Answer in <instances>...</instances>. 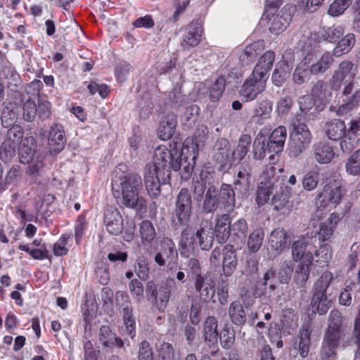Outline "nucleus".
Wrapping results in <instances>:
<instances>
[{"label":"nucleus","mask_w":360,"mask_h":360,"mask_svg":"<svg viewBox=\"0 0 360 360\" xmlns=\"http://www.w3.org/2000/svg\"><path fill=\"white\" fill-rule=\"evenodd\" d=\"M333 278V274L330 271H326L321 274L313 285L311 306L313 311L320 315L326 314L331 307V302L328 298L326 290Z\"/></svg>","instance_id":"f257e3e1"},{"label":"nucleus","mask_w":360,"mask_h":360,"mask_svg":"<svg viewBox=\"0 0 360 360\" xmlns=\"http://www.w3.org/2000/svg\"><path fill=\"white\" fill-rule=\"evenodd\" d=\"M180 157H181V149L177 148L176 143L170 149L159 147L155 150L153 162L150 164L166 174L167 177L170 178V169L178 171L181 169L180 163L178 162Z\"/></svg>","instance_id":"f03ea898"},{"label":"nucleus","mask_w":360,"mask_h":360,"mask_svg":"<svg viewBox=\"0 0 360 360\" xmlns=\"http://www.w3.org/2000/svg\"><path fill=\"white\" fill-rule=\"evenodd\" d=\"M176 288V282L172 278L167 279L159 288L153 281H150L146 284V293L148 299L153 300V306L163 311L167 306L172 291Z\"/></svg>","instance_id":"7ed1b4c3"},{"label":"nucleus","mask_w":360,"mask_h":360,"mask_svg":"<svg viewBox=\"0 0 360 360\" xmlns=\"http://www.w3.org/2000/svg\"><path fill=\"white\" fill-rule=\"evenodd\" d=\"M311 141V135L304 123L295 125L290 134L288 144V155L290 158L299 157L309 147Z\"/></svg>","instance_id":"20e7f679"},{"label":"nucleus","mask_w":360,"mask_h":360,"mask_svg":"<svg viewBox=\"0 0 360 360\" xmlns=\"http://www.w3.org/2000/svg\"><path fill=\"white\" fill-rule=\"evenodd\" d=\"M345 194V189L335 180L327 183L323 191L316 198V204L322 208L327 207L329 205L337 206L341 202Z\"/></svg>","instance_id":"39448f33"},{"label":"nucleus","mask_w":360,"mask_h":360,"mask_svg":"<svg viewBox=\"0 0 360 360\" xmlns=\"http://www.w3.org/2000/svg\"><path fill=\"white\" fill-rule=\"evenodd\" d=\"M115 305L122 314L127 334L133 338L136 334V322L133 318V307L130 298L124 291L115 293Z\"/></svg>","instance_id":"423d86ee"},{"label":"nucleus","mask_w":360,"mask_h":360,"mask_svg":"<svg viewBox=\"0 0 360 360\" xmlns=\"http://www.w3.org/2000/svg\"><path fill=\"white\" fill-rule=\"evenodd\" d=\"M37 115L41 120L48 119L51 115V103L39 98L37 105L31 98H29L22 105V118L25 121L31 122L34 120Z\"/></svg>","instance_id":"0eeeda50"},{"label":"nucleus","mask_w":360,"mask_h":360,"mask_svg":"<svg viewBox=\"0 0 360 360\" xmlns=\"http://www.w3.org/2000/svg\"><path fill=\"white\" fill-rule=\"evenodd\" d=\"M178 252L174 241L164 238L160 243V249L155 255L154 261L159 266L167 265L170 269L176 267Z\"/></svg>","instance_id":"6e6552de"},{"label":"nucleus","mask_w":360,"mask_h":360,"mask_svg":"<svg viewBox=\"0 0 360 360\" xmlns=\"http://www.w3.org/2000/svg\"><path fill=\"white\" fill-rule=\"evenodd\" d=\"M286 129L285 127L280 126L275 129L270 134L266 144L262 143V151H255V156L257 159H263L266 152L269 153H278L283 149L284 143L286 139Z\"/></svg>","instance_id":"1a4fd4ad"},{"label":"nucleus","mask_w":360,"mask_h":360,"mask_svg":"<svg viewBox=\"0 0 360 360\" xmlns=\"http://www.w3.org/2000/svg\"><path fill=\"white\" fill-rule=\"evenodd\" d=\"M175 215L181 226H187L192 214V198L188 188L180 190L176 199Z\"/></svg>","instance_id":"9d476101"},{"label":"nucleus","mask_w":360,"mask_h":360,"mask_svg":"<svg viewBox=\"0 0 360 360\" xmlns=\"http://www.w3.org/2000/svg\"><path fill=\"white\" fill-rule=\"evenodd\" d=\"M314 239L309 236L298 238L292 245V257L293 261L312 262V250L314 248Z\"/></svg>","instance_id":"9b49d317"},{"label":"nucleus","mask_w":360,"mask_h":360,"mask_svg":"<svg viewBox=\"0 0 360 360\" xmlns=\"http://www.w3.org/2000/svg\"><path fill=\"white\" fill-rule=\"evenodd\" d=\"M266 82V79H262L252 73L241 86L239 95L247 102L253 101L258 94L264 91Z\"/></svg>","instance_id":"f8f14e48"},{"label":"nucleus","mask_w":360,"mask_h":360,"mask_svg":"<svg viewBox=\"0 0 360 360\" xmlns=\"http://www.w3.org/2000/svg\"><path fill=\"white\" fill-rule=\"evenodd\" d=\"M354 70L352 62L347 60L342 61L330 79L331 89L338 91L340 89L342 84L354 80L355 76Z\"/></svg>","instance_id":"ddd939ff"},{"label":"nucleus","mask_w":360,"mask_h":360,"mask_svg":"<svg viewBox=\"0 0 360 360\" xmlns=\"http://www.w3.org/2000/svg\"><path fill=\"white\" fill-rule=\"evenodd\" d=\"M192 281L200 302L207 303L213 299L215 295L216 283L210 275L205 274L203 276Z\"/></svg>","instance_id":"4468645a"},{"label":"nucleus","mask_w":360,"mask_h":360,"mask_svg":"<svg viewBox=\"0 0 360 360\" xmlns=\"http://www.w3.org/2000/svg\"><path fill=\"white\" fill-rule=\"evenodd\" d=\"M290 198L291 189L286 186H280L271 198L274 210L283 214L290 213L293 207Z\"/></svg>","instance_id":"2eb2a0df"},{"label":"nucleus","mask_w":360,"mask_h":360,"mask_svg":"<svg viewBox=\"0 0 360 360\" xmlns=\"http://www.w3.org/2000/svg\"><path fill=\"white\" fill-rule=\"evenodd\" d=\"M195 232L192 228L186 226L181 233L179 243V251L183 257H188L198 250Z\"/></svg>","instance_id":"dca6fc26"},{"label":"nucleus","mask_w":360,"mask_h":360,"mask_svg":"<svg viewBox=\"0 0 360 360\" xmlns=\"http://www.w3.org/2000/svg\"><path fill=\"white\" fill-rule=\"evenodd\" d=\"M115 186L120 188L121 191H129L141 193L143 190V181L140 175L132 173L120 178V182L116 178L112 180V189Z\"/></svg>","instance_id":"f3484780"},{"label":"nucleus","mask_w":360,"mask_h":360,"mask_svg":"<svg viewBox=\"0 0 360 360\" xmlns=\"http://www.w3.org/2000/svg\"><path fill=\"white\" fill-rule=\"evenodd\" d=\"M106 230L112 235L120 234L124 228L123 219L120 211L116 208L108 209L104 214Z\"/></svg>","instance_id":"a211bd4d"},{"label":"nucleus","mask_w":360,"mask_h":360,"mask_svg":"<svg viewBox=\"0 0 360 360\" xmlns=\"http://www.w3.org/2000/svg\"><path fill=\"white\" fill-rule=\"evenodd\" d=\"M214 158L221 165H231L235 159L234 153L231 150L230 143L226 139H219L217 141L214 147Z\"/></svg>","instance_id":"6ab92c4d"},{"label":"nucleus","mask_w":360,"mask_h":360,"mask_svg":"<svg viewBox=\"0 0 360 360\" xmlns=\"http://www.w3.org/2000/svg\"><path fill=\"white\" fill-rule=\"evenodd\" d=\"M288 234L283 228L273 230L269 238V250L272 252L274 257L280 255L287 245Z\"/></svg>","instance_id":"aec40b11"},{"label":"nucleus","mask_w":360,"mask_h":360,"mask_svg":"<svg viewBox=\"0 0 360 360\" xmlns=\"http://www.w3.org/2000/svg\"><path fill=\"white\" fill-rule=\"evenodd\" d=\"M325 135L331 141H339L345 134L347 128L345 122L340 119H333L322 125Z\"/></svg>","instance_id":"412c9836"},{"label":"nucleus","mask_w":360,"mask_h":360,"mask_svg":"<svg viewBox=\"0 0 360 360\" xmlns=\"http://www.w3.org/2000/svg\"><path fill=\"white\" fill-rule=\"evenodd\" d=\"M65 143L66 138L63 127L58 123L54 124L50 129L48 137V144L50 150L59 152L63 149Z\"/></svg>","instance_id":"4be33fe9"},{"label":"nucleus","mask_w":360,"mask_h":360,"mask_svg":"<svg viewBox=\"0 0 360 360\" xmlns=\"http://www.w3.org/2000/svg\"><path fill=\"white\" fill-rule=\"evenodd\" d=\"M186 30L181 46L184 49L197 46L200 41L202 27L198 23L192 22L186 27Z\"/></svg>","instance_id":"5701e85b"},{"label":"nucleus","mask_w":360,"mask_h":360,"mask_svg":"<svg viewBox=\"0 0 360 360\" xmlns=\"http://www.w3.org/2000/svg\"><path fill=\"white\" fill-rule=\"evenodd\" d=\"M122 204L136 212L145 211L147 208L146 200L141 195V193H136L129 191H121Z\"/></svg>","instance_id":"b1692460"},{"label":"nucleus","mask_w":360,"mask_h":360,"mask_svg":"<svg viewBox=\"0 0 360 360\" xmlns=\"http://www.w3.org/2000/svg\"><path fill=\"white\" fill-rule=\"evenodd\" d=\"M312 154L314 160L321 165L330 163L335 155L333 146L322 142L313 146Z\"/></svg>","instance_id":"393cba45"},{"label":"nucleus","mask_w":360,"mask_h":360,"mask_svg":"<svg viewBox=\"0 0 360 360\" xmlns=\"http://www.w3.org/2000/svg\"><path fill=\"white\" fill-rule=\"evenodd\" d=\"M274 60L275 54L273 51L265 52L258 60L252 73L266 80L268 72L271 69Z\"/></svg>","instance_id":"a878e982"},{"label":"nucleus","mask_w":360,"mask_h":360,"mask_svg":"<svg viewBox=\"0 0 360 360\" xmlns=\"http://www.w3.org/2000/svg\"><path fill=\"white\" fill-rule=\"evenodd\" d=\"M220 203L219 191L216 186H210L207 190L202 205V212L214 213Z\"/></svg>","instance_id":"bb28decb"},{"label":"nucleus","mask_w":360,"mask_h":360,"mask_svg":"<svg viewBox=\"0 0 360 360\" xmlns=\"http://www.w3.org/2000/svg\"><path fill=\"white\" fill-rule=\"evenodd\" d=\"M223 272L226 276H230L236 271L238 264L236 249L231 245H226L223 249Z\"/></svg>","instance_id":"cd10ccee"},{"label":"nucleus","mask_w":360,"mask_h":360,"mask_svg":"<svg viewBox=\"0 0 360 360\" xmlns=\"http://www.w3.org/2000/svg\"><path fill=\"white\" fill-rule=\"evenodd\" d=\"M37 151V144L34 137H25L19 147L18 154L20 162L27 164L30 162Z\"/></svg>","instance_id":"c85d7f7f"},{"label":"nucleus","mask_w":360,"mask_h":360,"mask_svg":"<svg viewBox=\"0 0 360 360\" xmlns=\"http://www.w3.org/2000/svg\"><path fill=\"white\" fill-rule=\"evenodd\" d=\"M231 220L228 214L217 216L215 224V233L219 243H224L229 238L231 231Z\"/></svg>","instance_id":"c756f323"},{"label":"nucleus","mask_w":360,"mask_h":360,"mask_svg":"<svg viewBox=\"0 0 360 360\" xmlns=\"http://www.w3.org/2000/svg\"><path fill=\"white\" fill-rule=\"evenodd\" d=\"M217 326L218 323L215 317L210 316L206 318L203 324V339L210 347L217 342L219 336Z\"/></svg>","instance_id":"7c9ffc66"},{"label":"nucleus","mask_w":360,"mask_h":360,"mask_svg":"<svg viewBox=\"0 0 360 360\" xmlns=\"http://www.w3.org/2000/svg\"><path fill=\"white\" fill-rule=\"evenodd\" d=\"M99 340L103 347L110 349L114 347L122 348L124 346L123 340L117 338L108 326H102L100 328Z\"/></svg>","instance_id":"2f4dec72"},{"label":"nucleus","mask_w":360,"mask_h":360,"mask_svg":"<svg viewBox=\"0 0 360 360\" xmlns=\"http://www.w3.org/2000/svg\"><path fill=\"white\" fill-rule=\"evenodd\" d=\"M291 20L292 15L289 9L287 8H282L274 18L270 31L273 34H278L288 26Z\"/></svg>","instance_id":"473e14b6"},{"label":"nucleus","mask_w":360,"mask_h":360,"mask_svg":"<svg viewBox=\"0 0 360 360\" xmlns=\"http://www.w3.org/2000/svg\"><path fill=\"white\" fill-rule=\"evenodd\" d=\"M340 219L338 214L332 213L325 221L320 223L319 236L321 240H327L332 236Z\"/></svg>","instance_id":"72a5a7b5"},{"label":"nucleus","mask_w":360,"mask_h":360,"mask_svg":"<svg viewBox=\"0 0 360 360\" xmlns=\"http://www.w3.org/2000/svg\"><path fill=\"white\" fill-rule=\"evenodd\" d=\"M176 126V121L173 115L165 116L158 129L159 138L164 141L169 140L173 136Z\"/></svg>","instance_id":"f704fd0d"},{"label":"nucleus","mask_w":360,"mask_h":360,"mask_svg":"<svg viewBox=\"0 0 360 360\" xmlns=\"http://www.w3.org/2000/svg\"><path fill=\"white\" fill-rule=\"evenodd\" d=\"M333 53H323L309 68V72L315 75H322L328 71L334 63Z\"/></svg>","instance_id":"c9c22d12"},{"label":"nucleus","mask_w":360,"mask_h":360,"mask_svg":"<svg viewBox=\"0 0 360 360\" xmlns=\"http://www.w3.org/2000/svg\"><path fill=\"white\" fill-rule=\"evenodd\" d=\"M229 316L233 323L243 326L246 322L247 313L239 301L231 303L229 308Z\"/></svg>","instance_id":"e433bc0d"},{"label":"nucleus","mask_w":360,"mask_h":360,"mask_svg":"<svg viewBox=\"0 0 360 360\" xmlns=\"http://www.w3.org/2000/svg\"><path fill=\"white\" fill-rule=\"evenodd\" d=\"M356 43V37L353 33H349L338 41L333 49V55L340 57L348 53Z\"/></svg>","instance_id":"4c0bfd02"},{"label":"nucleus","mask_w":360,"mask_h":360,"mask_svg":"<svg viewBox=\"0 0 360 360\" xmlns=\"http://www.w3.org/2000/svg\"><path fill=\"white\" fill-rule=\"evenodd\" d=\"M311 328L310 323L303 325L300 332L299 352L302 357L308 355L311 345Z\"/></svg>","instance_id":"58836bf2"},{"label":"nucleus","mask_w":360,"mask_h":360,"mask_svg":"<svg viewBox=\"0 0 360 360\" xmlns=\"http://www.w3.org/2000/svg\"><path fill=\"white\" fill-rule=\"evenodd\" d=\"M331 86L329 87L326 82L323 80H318L312 86L311 96L321 101H329L333 94Z\"/></svg>","instance_id":"ea45409f"},{"label":"nucleus","mask_w":360,"mask_h":360,"mask_svg":"<svg viewBox=\"0 0 360 360\" xmlns=\"http://www.w3.org/2000/svg\"><path fill=\"white\" fill-rule=\"evenodd\" d=\"M219 191L220 200L224 204V208L228 212L232 211L236 205L235 193L231 185L223 184Z\"/></svg>","instance_id":"a19ab883"},{"label":"nucleus","mask_w":360,"mask_h":360,"mask_svg":"<svg viewBox=\"0 0 360 360\" xmlns=\"http://www.w3.org/2000/svg\"><path fill=\"white\" fill-rule=\"evenodd\" d=\"M18 116V108L13 103H8L2 110L1 120L5 127L13 126Z\"/></svg>","instance_id":"79ce46f5"},{"label":"nucleus","mask_w":360,"mask_h":360,"mask_svg":"<svg viewBox=\"0 0 360 360\" xmlns=\"http://www.w3.org/2000/svg\"><path fill=\"white\" fill-rule=\"evenodd\" d=\"M169 178L167 177V174L163 172L156 169L154 165L147 164L144 169V181L145 185L151 184L158 180H162V184H165Z\"/></svg>","instance_id":"37998d69"},{"label":"nucleus","mask_w":360,"mask_h":360,"mask_svg":"<svg viewBox=\"0 0 360 360\" xmlns=\"http://www.w3.org/2000/svg\"><path fill=\"white\" fill-rule=\"evenodd\" d=\"M291 69L292 67L288 63H278L272 75L274 84L278 86H281L289 77Z\"/></svg>","instance_id":"c03bdc74"},{"label":"nucleus","mask_w":360,"mask_h":360,"mask_svg":"<svg viewBox=\"0 0 360 360\" xmlns=\"http://www.w3.org/2000/svg\"><path fill=\"white\" fill-rule=\"evenodd\" d=\"M312 262H300L295 271V281L299 288H304L308 281Z\"/></svg>","instance_id":"a18cd8bd"},{"label":"nucleus","mask_w":360,"mask_h":360,"mask_svg":"<svg viewBox=\"0 0 360 360\" xmlns=\"http://www.w3.org/2000/svg\"><path fill=\"white\" fill-rule=\"evenodd\" d=\"M226 88V78L224 75L219 76L209 88V98L212 102H217L222 96Z\"/></svg>","instance_id":"49530a36"},{"label":"nucleus","mask_w":360,"mask_h":360,"mask_svg":"<svg viewBox=\"0 0 360 360\" xmlns=\"http://www.w3.org/2000/svg\"><path fill=\"white\" fill-rule=\"evenodd\" d=\"M321 34L325 41L334 43L343 37L344 28L339 25L323 27Z\"/></svg>","instance_id":"de8ad7c7"},{"label":"nucleus","mask_w":360,"mask_h":360,"mask_svg":"<svg viewBox=\"0 0 360 360\" xmlns=\"http://www.w3.org/2000/svg\"><path fill=\"white\" fill-rule=\"evenodd\" d=\"M319 179L320 176L318 170L311 169L307 172L302 179L303 188L307 191L315 190L319 185Z\"/></svg>","instance_id":"09e8293b"},{"label":"nucleus","mask_w":360,"mask_h":360,"mask_svg":"<svg viewBox=\"0 0 360 360\" xmlns=\"http://www.w3.org/2000/svg\"><path fill=\"white\" fill-rule=\"evenodd\" d=\"M264 231L262 228L255 229L249 236L248 239V247L252 252H257L264 240Z\"/></svg>","instance_id":"8fccbe9b"},{"label":"nucleus","mask_w":360,"mask_h":360,"mask_svg":"<svg viewBox=\"0 0 360 360\" xmlns=\"http://www.w3.org/2000/svg\"><path fill=\"white\" fill-rule=\"evenodd\" d=\"M140 236L144 245L151 243L155 239L156 233L153 224L148 220H144L140 225Z\"/></svg>","instance_id":"3c124183"},{"label":"nucleus","mask_w":360,"mask_h":360,"mask_svg":"<svg viewBox=\"0 0 360 360\" xmlns=\"http://www.w3.org/2000/svg\"><path fill=\"white\" fill-rule=\"evenodd\" d=\"M360 103V88L354 91L350 96L349 99L344 104L338 107L337 114L338 115H344L351 111Z\"/></svg>","instance_id":"603ef678"},{"label":"nucleus","mask_w":360,"mask_h":360,"mask_svg":"<svg viewBox=\"0 0 360 360\" xmlns=\"http://www.w3.org/2000/svg\"><path fill=\"white\" fill-rule=\"evenodd\" d=\"M353 0H334L329 6L328 14L333 17L342 15L352 4Z\"/></svg>","instance_id":"864d4df0"},{"label":"nucleus","mask_w":360,"mask_h":360,"mask_svg":"<svg viewBox=\"0 0 360 360\" xmlns=\"http://www.w3.org/2000/svg\"><path fill=\"white\" fill-rule=\"evenodd\" d=\"M347 173L356 176L360 174V149L356 150L345 163Z\"/></svg>","instance_id":"5fc2aeb1"},{"label":"nucleus","mask_w":360,"mask_h":360,"mask_svg":"<svg viewBox=\"0 0 360 360\" xmlns=\"http://www.w3.org/2000/svg\"><path fill=\"white\" fill-rule=\"evenodd\" d=\"M252 139L249 134H243L238 141V146L235 151H233L234 156L238 160H242L248 153L250 146L251 144Z\"/></svg>","instance_id":"6e6d98bb"},{"label":"nucleus","mask_w":360,"mask_h":360,"mask_svg":"<svg viewBox=\"0 0 360 360\" xmlns=\"http://www.w3.org/2000/svg\"><path fill=\"white\" fill-rule=\"evenodd\" d=\"M340 140V149L345 153H351L358 146L359 142L357 135L347 134L346 133Z\"/></svg>","instance_id":"4d7b16f0"},{"label":"nucleus","mask_w":360,"mask_h":360,"mask_svg":"<svg viewBox=\"0 0 360 360\" xmlns=\"http://www.w3.org/2000/svg\"><path fill=\"white\" fill-rule=\"evenodd\" d=\"M272 111V102L269 99H263L257 103L253 110L252 117H269Z\"/></svg>","instance_id":"13d9d810"},{"label":"nucleus","mask_w":360,"mask_h":360,"mask_svg":"<svg viewBox=\"0 0 360 360\" xmlns=\"http://www.w3.org/2000/svg\"><path fill=\"white\" fill-rule=\"evenodd\" d=\"M188 276L191 281L195 280L204 276L199 260L196 258H190L186 264Z\"/></svg>","instance_id":"bf43d9fd"},{"label":"nucleus","mask_w":360,"mask_h":360,"mask_svg":"<svg viewBox=\"0 0 360 360\" xmlns=\"http://www.w3.org/2000/svg\"><path fill=\"white\" fill-rule=\"evenodd\" d=\"M195 236L202 250H209L212 248L214 241L213 236L204 228H200L197 230Z\"/></svg>","instance_id":"052dcab7"},{"label":"nucleus","mask_w":360,"mask_h":360,"mask_svg":"<svg viewBox=\"0 0 360 360\" xmlns=\"http://www.w3.org/2000/svg\"><path fill=\"white\" fill-rule=\"evenodd\" d=\"M219 340L224 349H229L235 342V332L233 329L225 326L219 333Z\"/></svg>","instance_id":"680f3d73"},{"label":"nucleus","mask_w":360,"mask_h":360,"mask_svg":"<svg viewBox=\"0 0 360 360\" xmlns=\"http://www.w3.org/2000/svg\"><path fill=\"white\" fill-rule=\"evenodd\" d=\"M159 360H174L175 352L172 344L163 342L157 349Z\"/></svg>","instance_id":"e2e57ef3"},{"label":"nucleus","mask_w":360,"mask_h":360,"mask_svg":"<svg viewBox=\"0 0 360 360\" xmlns=\"http://www.w3.org/2000/svg\"><path fill=\"white\" fill-rule=\"evenodd\" d=\"M18 145L6 139L0 148V157L3 161H7L15 155Z\"/></svg>","instance_id":"0e129e2a"},{"label":"nucleus","mask_w":360,"mask_h":360,"mask_svg":"<svg viewBox=\"0 0 360 360\" xmlns=\"http://www.w3.org/2000/svg\"><path fill=\"white\" fill-rule=\"evenodd\" d=\"M231 229L233 235L238 237L240 243H243L248 230L246 220L244 219H238L233 224Z\"/></svg>","instance_id":"69168bd1"},{"label":"nucleus","mask_w":360,"mask_h":360,"mask_svg":"<svg viewBox=\"0 0 360 360\" xmlns=\"http://www.w3.org/2000/svg\"><path fill=\"white\" fill-rule=\"evenodd\" d=\"M327 328L344 331L342 328V316L338 310L333 309L330 311L328 320Z\"/></svg>","instance_id":"338daca9"},{"label":"nucleus","mask_w":360,"mask_h":360,"mask_svg":"<svg viewBox=\"0 0 360 360\" xmlns=\"http://www.w3.org/2000/svg\"><path fill=\"white\" fill-rule=\"evenodd\" d=\"M138 360H154L153 349L149 342L143 340L139 343Z\"/></svg>","instance_id":"774afa93"}]
</instances>
